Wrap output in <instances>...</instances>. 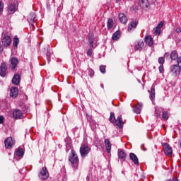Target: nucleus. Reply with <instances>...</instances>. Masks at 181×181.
Masks as SVG:
<instances>
[{
    "label": "nucleus",
    "mask_w": 181,
    "mask_h": 181,
    "mask_svg": "<svg viewBox=\"0 0 181 181\" xmlns=\"http://www.w3.org/2000/svg\"><path fill=\"white\" fill-rule=\"evenodd\" d=\"M110 121L112 124H116V125L120 128L124 127V122H122V116L119 115L117 119H115V114L110 112Z\"/></svg>",
    "instance_id": "f257e3e1"
},
{
    "label": "nucleus",
    "mask_w": 181,
    "mask_h": 181,
    "mask_svg": "<svg viewBox=\"0 0 181 181\" xmlns=\"http://www.w3.org/2000/svg\"><path fill=\"white\" fill-rule=\"evenodd\" d=\"M90 151L91 148L88 147V144L86 141H83L80 147V153L81 158H86V156H87Z\"/></svg>",
    "instance_id": "f03ea898"
},
{
    "label": "nucleus",
    "mask_w": 181,
    "mask_h": 181,
    "mask_svg": "<svg viewBox=\"0 0 181 181\" xmlns=\"http://www.w3.org/2000/svg\"><path fill=\"white\" fill-rule=\"evenodd\" d=\"M69 162L74 165L75 169H77V166H78V157L77 156V153L76 151H71V155L69 157Z\"/></svg>",
    "instance_id": "7ed1b4c3"
},
{
    "label": "nucleus",
    "mask_w": 181,
    "mask_h": 181,
    "mask_svg": "<svg viewBox=\"0 0 181 181\" xmlns=\"http://www.w3.org/2000/svg\"><path fill=\"white\" fill-rule=\"evenodd\" d=\"M180 69L179 66H177V64L171 65L170 66V74L173 77H179V75L180 74Z\"/></svg>",
    "instance_id": "20e7f679"
},
{
    "label": "nucleus",
    "mask_w": 181,
    "mask_h": 181,
    "mask_svg": "<svg viewBox=\"0 0 181 181\" xmlns=\"http://www.w3.org/2000/svg\"><path fill=\"white\" fill-rule=\"evenodd\" d=\"M28 22L30 23V26H32L33 28H35V26H37V24H36V14L35 13H30L29 16L27 18Z\"/></svg>",
    "instance_id": "39448f33"
},
{
    "label": "nucleus",
    "mask_w": 181,
    "mask_h": 181,
    "mask_svg": "<svg viewBox=\"0 0 181 181\" xmlns=\"http://www.w3.org/2000/svg\"><path fill=\"white\" fill-rule=\"evenodd\" d=\"M13 118L14 119H22L25 118V115H23L22 110L16 109L13 111Z\"/></svg>",
    "instance_id": "423d86ee"
},
{
    "label": "nucleus",
    "mask_w": 181,
    "mask_h": 181,
    "mask_svg": "<svg viewBox=\"0 0 181 181\" xmlns=\"http://www.w3.org/2000/svg\"><path fill=\"white\" fill-rule=\"evenodd\" d=\"M38 176L40 179L46 180V179L49 177V172L47 171V168H46V167H42V170L40 172Z\"/></svg>",
    "instance_id": "0eeeda50"
},
{
    "label": "nucleus",
    "mask_w": 181,
    "mask_h": 181,
    "mask_svg": "<svg viewBox=\"0 0 181 181\" xmlns=\"http://www.w3.org/2000/svg\"><path fill=\"white\" fill-rule=\"evenodd\" d=\"M163 148L164 152L167 156H172V153H173V151L172 150V147H170V146H169V144L163 143Z\"/></svg>",
    "instance_id": "6e6552de"
},
{
    "label": "nucleus",
    "mask_w": 181,
    "mask_h": 181,
    "mask_svg": "<svg viewBox=\"0 0 181 181\" xmlns=\"http://www.w3.org/2000/svg\"><path fill=\"white\" fill-rule=\"evenodd\" d=\"M4 145L6 149H11L13 145H15V140L12 137H8L4 141Z\"/></svg>",
    "instance_id": "1a4fd4ad"
},
{
    "label": "nucleus",
    "mask_w": 181,
    "mask_h": 181,
    "mask_svg": "<svg viewBox=\"0 0 181 181\" xmlns=\"http://www.w3.org/2000/svg\"><path fill=\"white\" fill-rule=\"evenodd\" d=\"M144 45L145 43L142 40L136 41L134 44V50L141 52L142 49H144Z\"/></svg>",
    "instance_id": "9d476101"
},
{
    "label": "nucleus",
    "mask_w": 181,
    "mask_h": 181,
    "mask_svg": "<svg viewBox=\"0 0 181 181\" xmlns=\"http://www.w3.org/2000/svg\"><path fill=\"white\" fill-rule=\"evenodd\" d=\"M11 42L12 39L8 35H6L2 38V45L4 46V47H8V46H10Z\"/></svg>",
    "instance_id": "9b49d317"
},
{
    "label": "nucleus",
    "mask_w": 181,
    "mask_h": 181,
    "mask_svg": "<svg viewBox=\"0 0 181 181\" xmlns=\"http://www.w3.org/2000/svg\"><path fill=\"white\" fill-rule=\"evenodd\" d=\"M142 103H139L138 105L133 106V111L135 114H141V111H142Z\"/></svg>",
    "instance_id": "f8f14e48"
},
{
    "label": "nucleus",
    "mask_w": 181,
    "mask_h": 181,
    "mask_svg": "<svg viewBox=\"0 0 181 181\" xmlns=\"http://www.w3.org/2000/svg\"><path fill=\"white\" fill-rule=\"evenodd\" d=\"M144 42H146L147 46H149L150 47L153 45V38H152V36L151 35L146 36Z\"/></svg>",
    "instance_id": "ddd939ff"
},
{
    "label": "nucleus",
    "mask_w": 181,
    "mask_h": 181,
    "mask_svg": "<svg viewBox=\"0 0 181 181\" xmlns=\"http://www.w3.org/2000/svg\"><path fill=\"white\" fill-rule=\"evenodd\" d=\"M12 83L13 84H15L16 86H19V84L21 83V76H19V74H16L13 78H12Z\"/></svg>",
    "instance_id": "4468645a"
},
{
    "label": "nucleus",
    "mask_w": 181,
    "mask_h": 181,
    "mask_svg": "<svg viewBox=\"0 0 181 181\" xmlns=\"http://www.w3.org/2000/svg\"><path fill=\"white\" fill-rule=\"evenodd\" d=\"M138 26V22L132 21L128 25V32H133L134 29Z\"/></svg>",
    "instance_id": "2eb2a0df"
},
{
    "label": "nucleus",
    "mask_w": 181,
    "mask_h": 181,
    "mask_svg": "<svg viewBox=\"0 0 181 181\" xmlns=\"http://www.w3.org/2000/svg\"><path fill=\"white\" fill-rule=\"evenodd\" d=\"M119 20L123 25H127V23L128 22V18H127V16L124 13L119 14Z\"/></svg>",
    "instance_id": "dca6fc26"
},
{
    "label": "nucleus",
    "mask_w": 181,
    "mask_h": 181,
    "mask_svg": "<svg viewBox=\"0 0 181 181\" xmlns=\"http://www.w3.org/2000/svg\"><path fill=\"white\" fill-rule=\"evenodd\" d=\"M16 11V4L10 1L8 5V13H13Z\"/></svg>",
    "instance_id": "f3484780"
},
{
    "label": "nucleus",
    "mask_w": 181,
    "mask_h": 181,
    "mask_svg": "<svg viewBox=\"0 0 181 181\" xmlns=\"http://www.w3.org/2000/svg\"><path fill=\"white\" fill-rule=\"evenodd\" d=\"M129 158L131 160L134 162V165H139V160H138V157L136 155H135V153H131L129 154Z\"/></svg>",
    "instance_id": "a211bd4d"
},
{
    "label": "nucleus",
    "mask_w": 181,
    "mask_h": 181,
    "mask_svg": "<svg viewBox=\"0 0 181 181\" xmlns=\"http://www.w3.org/2000/svg\"><path fill=\"white\" fill-rule=\"evenodd\" d=\"M6 65H5V64H1V66H0V76L1 77H5V76H6Z\"/></svg>",
    "instance_id": "6ab92c4d"
},
{
    "label": "nucleus",
    "mask_w": 181,
    "mask_h": 181,
    "mask_svg": "<svg viewBox=\"0 0 181 181\" xmlns=\"http://www.w3.org/2000/svg\"><path fill=\"white\" fill-rule=\"evenodd\" d=\"M88 42L90 48L93 49L94 47V34L89 33Z\"/></svg>",
    "instance_id": "aec40b11"
},
{
    "label": "nucleus",
    "mask_w": 181,
    "mask_h": 181,
    "mask_svg": "<svg viewBox=\"0 0 181 181\" xmlns=\"http://www.w3.org/2000/svg\"><path fill=\"white\" fill-rule=\"evenodd\" d=\"M105 145L106 146V152L107 153H111V143L108 139H105Z\"/></svg>",
    "instance_id": "412c9836"
},
{
    "label": "nucleus",
    "mask_w": 181,
    "mask_h": 181,
    "mask_svg": "<svg viewBox=\"0 0 181 181\" xmlns=\"http://www.w3.org/2000/svg\"><path fill=\"white\" fill-rule=\"evenodd\" d=\"M118 156L119 159H123V160H125V158H127V153H125V151L122 149L118 150Z\"/></svg>",
    "instance_id": "4be33fe9"
},
{
    "label": "nucleus",
    "mask_w": 181,
    "mask_h": 181,
    "mask_svg": "<svg viewBox=\"0 0 181 181\" xmlns=\"http://www.w3.org/2000/svg\"><path fill=\"white\" fill-rule=\"evenodd\" d=\"M18 59L13 57L11 59V69H16V66H18Z\"/></svg>",
    "instance_id": "5701e85b"
},
{
    "label": "nucleus",
    "mask_w": 181,
    "mask_h": 181,
    "mask_svg": "<svg viewBox=\"0 0 181 181\" xmlns=\"http://www.w3.org/2000/svg\"><path fill=\"white\" fill-rule=\"evenodd\" d=\"M45 49V50H47V59L48 60V63H50V57H51L50 46L46 45Z\"/></svg>",
    "instance_id": "b1692460"
},
{
    "label": "nucleus",
    "mask_w": 181,
    "mask_h": 181,
    "mask_svg": "<svg viewBox=\"0 0 181 181\" xmlns=\"http://www.w3.org/2000/svg\"><path fill=\"white\" fill-rule=\"evenodd\" d=\"M162 111H163V109L162 107H159L156 106L155 107V116L160 117V112H162Z\"/></svg>",
    "instance_id": "393cba45"
},
{
    "label": "nucleus",
    "mask_w": 181,
    "mask_h": 181,
    "mask_svg": "<svg viewBox=\"0 0 181 181\" xmlns=\"http://www.w3.org/2000/svg\"><path fill=\"white\" fill-rule=\"evenodd\" d=\"M139 5L142 8H148L149 3L148 2V0H141L139 1Z\"/></svg>",
    "instance_id": "a878e982"
},
{
    "label": "nucleus",
    "mask_w": 181,
    "mask_h": 181,
    "mask_svg": "<svg viewBox=\"0 0 181 181\" xmlns=\"http://www.w3.org/2000/svg\"><path fill=\"white\" fill-rule=\"evenodd\" d=\"M107 25V29H112L114 26V21H112V18L108 19Z\"/></svg>",
    "instance_id": "bb28decb"
},
{
    "label": "nucleus",
    "mask_w": 181,
    "mask_h": 181,
    "mask_svg": "<svg viewBox=\"0 0 181 181\" xmlns=\"http://www.w3.org/2000/svg\"><path fill=\"white\" fill-rule=\"evenodd\" d=\"M16 155L20 157L23 156V155H25V151H23V148L17 149V151H16Z\"/></svg>",
    "instance_id": "cd10ccee"
},
{
    "label": "nucleus",
    "mask_w": 181,
    "mask_h": 181,
    "mask_svg": "<svg viewBox=\"0 0 181 181\" xmlns=\"http://www.w3.org/2000/svg\"><path fill=\"white\" fill-rule=\"evenodd\" d=\"M112 40H118L119 39V31L114 33L112 37Z\"/></svg>",
    "instance_id": "c85d7f7f"
},
{
    "label": "nucleus",
    "mask_w": 181,
    "mask_h": 181,
    "mask_svg": "<svg viewBox=\"0 0 181 181\" xmlns=\"http://www.w3.org/2000/svg\"><path fill=\"white\" fill-rule=\"evenodd\" d=\"M171 60H176L177 59V52L176 51H173L170 55Z\"/></svg>",
    "instance_id": "c756f323"
},
{
    "label": "nucleus",
    "mask_w": 181,
    "mask_h": 181,
    "mask_svg": "<svg viewBox=\"0 0 181 181\" xmlns=\"http://www.w3.org/2000/svg\"><path fill=\"white\" fill-rule=\"evenodd\" d=\"M18 95H19V92H18V91H11L10 92V97L11 98H16V97H18Z\"/></svg>",
    "instance_id": "7c9ffc66"
},
{
    "label": "nucleus",
    "mask_w": 181,
    "mask_h": 181,
    "mask_svg": "<svg viewBox=\"0 0 181 181\" xmlns=\"http://www.w3.org/2000/svg\"><path fill=\"white\" fill-rule=\"evenodd\" d=\"M162 119H164L165 121H168V119H169V115L168 114V112H163Z\"/></svg>",
    "instance_id": "2f4dec72"
},
{
    "label": "nucleus",
    "mask_w": 181,
    "mask_h": 181,
    "mask_svg": "<svg viewBox=\"0 0 181 181\" xmlns=\"http://www.w3.org/2000/svg\"><path fill=\"white\" fill-rule=\"evenodd\" d=\"M13 46L15 47H17L18 45H19V38H18V37H15L13 38Z\"/></svg>",
    "instance_id": "473e14b6"
},
{
    "label": "nucleus",
    "mask_w": 181,
    "mask_h": 181,
    "mask_svg": "<svg viewBox=\"0 0 181 181\" xmlns=\"http://www.w3.org/2000/svg\"><path fill=\"white\" fill-rule=\"evenodd\" d=\"M150 99L151 100V101H152V103L153 104L154 100H155V91H151Z\"/></svg>",
    "instance_id": "72a5a7b5"
},
{
    "label": "nucleus",
    "mask_w": 181,
    "mask_h": 181,
    "mask_svg": "<svg viewBox=\"0 0 181 181\" xmlns=\"http://www.w3.org/2000/svg\"><path fill=\"white\" fill-rule=\"evenodd\" d=\"M158 63H159V64H160V65H163L164 63H165V58H163V57H159V58H158Z\"/></svg>",
    "instance_id": "f704fd0d"
},
{
    "label": "nucleus",
    "mask_w": 181,
    "mask_h": 181,
    "mask_svg": "<svg viewBox=\"0 0 181 181\" xmlns=\"http://www.w3.org/2000/svg\"><path fill=\"white\" fill-rule=\"evenodd\" d=\"M154 33L155 35H157L158 36H159V35H160V28H158V27H156L154 30Z\"/></svg>",
    "instance_id": "c9c22d12"
},
{
    "label": "nucleus",
    "mask_w": 181,
    "mask_h": 181,
    "mask_svg": "<svg viewBox=\"0 0 181 181\" xmlns=\"http://www.w3.org/2000/svg\"><path fill=\"white\" fill-rule=\"evenodd\" d=\"M100 71H101L103 73V74H105V66L101 65L100 66Z\"/></svg>",
    "instance_id": "e433bc0d"
},
{
    "label": "nucleus",
    "mask_w": 181,
    "mask_h": 181,
    "mask_svg": "<svg viewBox=\"0 0 181 181\" xmlns=\"http://www.w3.org/2000/svg\"><path fill=\"white\" fill-rule=\"evenodd\" d=\"M177 67L181 71V57L177 59Z\"/></svg>",
    "instance_id": "4c0bfd02"
},
{
    "label": "nucleus",
    "mask_w": 181,
    "mask_h": 181,
    "mask_svg": "<svg viewBox=\"0 0 181 181\" xmlns=\"http://www.w3.org/2000/svg\"><path fill=\"white\" fill-rule=\"evenodd\" d=\"M163 24H164V23H163V21L160 22V23L158 24L157 28H158V29H162V28H163Z\"/></svg>",
    "instance_id": "58836bf2"
},
{
    "label": "nucleus",
    "mask_w": 181,
    "mask_h": 181,
    "mask_svg": "<svg viewBox=\"0 0 181 181\" xmlns=\"http://www.w3.org/2000/svg\"><path fill=\"white\" fill-rule=\"evenodd\" d=\"M88 75L90 76V77H93L94 76V71H93V69H89Z\"/></svg>",
    "instance_id": "ea45409f"
},
{
    "label": "nucleus",
    "mask_w": 181,
    "mask_h": 181,
    "mask_svg": "<svg viewBox=\"0 0 181 181\" xmlns=\"http://www.w3.org/2000/svg\"><path fill=\"white\" fill-rule=\"evenodd\" d=\"M159 71H160V73H163V71H165V69L163 68V65H160Z\"/></svg>",
    "instance_id": "a19ab883"
},
{
    "label": "nucleus",
    "mask_w": 181,
    "mask_h": 181,
    "mask_svg": "<svg viewBox=\"0 0 181 181\" xmlns=\"http://www.w3.org/2000/svg\"><path fill=\"white\" fill-rule=\"evenodd\" d=\"M4 11V3L2 1H0V12H2Z\"/></svg>",
    "instance_id": "79ce46f5"
},
{
    "label": "nucleus",
    "mask_w": 181,
    "mask_h": 181,
    "mask_svg": "<svg viewBox=\"0 0 181 181\" xmlns=\"http://www.w3.org/2000/svg\"><path fill=\"white\" fill-rule=\"evenodd\" d=\"M91 54H93V51L91 50V49H89L87 51V56H91Z\"/></svg>",
    "instance_id": "37998d69"
},
{
    "label": "nucleus",
    "mask_w": 181,
    "mask_h": 181,
    "mask_svg": "<svg viewBox=\"0 0 181 181\" xmlns=\"http://www.w3.org/2000/svg\"><path fill=\"white\" fill-rule=\"evenodd\" d=\"M10 91H19V89H18L17 87H12V88L10 89Z\"/></svg>",
    "instance_id": "c03bdc74"
},
{
    "label": "nucleus",
    "mask_w": 181,
    "mask_h": 181,
    "mask_svg": "<svg viewBox=\"0 0 181 181\" xmlns=\"http://www.w3.org/2000/svg\"><path fill=\"white\" fill-rule=\"evenodd\" d=\"M175 32H176V33H181V28L180 27L177 28L175 29Z\"/></svg>",
    "instance_id": "a18cd8bd"
},
{
    "label": "nucleus",
    "mask_w": 181,
    "mask_h": 181,
    "mask_svg": "<svg viewBox=\"0 0 181 181\" xmlns=\"http://www.w3.org/2000/svg\"><path fill=\"white\" fill-rule=\"evenodd\" d=\"M4 116H0V124H4Z\"/></svg>",
    "instance_id": "49530a36"
},
{
    "label": "nucleus",
    "mask_w": 181,
    "mask_h": 181,
    "mask_svg": "<svg viewBox=\"0 0 181 181\" xmlns=\"http://www.w3.org/2000/svg\"><path fill=\"white\" fill-rule=\"evenodd\" d=\"M23 108H24V111H26L28 112V110H29V106L28 105H25L23 107Z\"/></svg>",
    "instance_id": "de8ad7c7"
},
{
    "label": "nucleus",
    "mask_w": 181,
    "mask_h": 181,
    "mask_svg": "<svg viewBox=\"0 0 181 181\" xmlns=\"http://www.w3.org/2000/svg\"><path fill=\"white\" fill-rule=\"evenodd\" d=\"M141 149L143 150V151H146L147 149H146V148H145V145L144 144H142L141 146Z\"/></svg>",
    "instance_id": "09e8293b"
},
{
    "label": "nucleus",
    "mask_w": 181,
    "mask_h": 181,
    "mask_svg": "<svg viewBox=\"0 0 181 181\" xmlns=\"http://www.w3.org/2000/svg\"><path fill=\"white\" fill-rule=\"evenodd\" d=\"M4 50V47H2V45L0 44V53L1 52H3Z\"/></svg>",
    "instance_id": "8fccbe9b"
},
{
    "label": "nucleus",
    "mask_w": 181,
    "mask_h": 181,
    "mask_svg": "<svg viewBox=\"0 0 181 181\" xmlns=\"http://www.w3.org/2000/svg\"><path fill=\"white\" fill-rule=\"evenodd\" d=\"M165 57H169V53H168V52L165 53Z\"/></svg>",
    "instance_id": "3c124183"
},
{
    "label": "nucleus",
    "mask_w": 181,
    "mask_h": 181,
    "mask_svg": "<svg viewBox=\"0 0 181 181\" xmlns=\"http://www.w3.org/2000/svg\"><path fill=\"white\" fill-rule=\"evenodd\" d=\"M173 181H179V179H177V178H176V177H174V178L173 179Z\"/></svg>",
    "instance_id": "603ef678"
},
{
    "label": "nucleus",
    "mask_w": 181,
    "mask_h": 181,
    "mask_svg": "<svg viewBox=\"0 0 181 181\" xmlns=\"http://www.w3.org/2000/svg\"><path fill=\"white\" fill-rule=\"evenodd\" d=\"M151 91H155V87L154 86L151 87Z\"/></svg>",
    "instance_id": "864d4df0"
},
{
    "label": "nucleus",
    "mask_w": 181,
    "mask_h": 181,
    "mask_svg": "<svg viewBox=\"0 0 181 181\" xmlns=\"http://www.w3.org/2000/svg\"><path fill=\"white\" fill-rule=\"evenodd\" d=\"M100 87H102V88H104V85H103V84H101V85H100Z\"/></svg>",
    "instance_id": "5fc2aeb1"
},
{
    "label": "nucleus",
    "mask_w": 181,
    "mask_h": 181,
    "mask_svg": "<svg viewBox=\"0 0 181 181\" xmlns=\"http://www.w3.org/2000/svg\"><path fill=\"white\" fill-rule=\"evenodd\" d=\"M52 90H53V88H51Z\"/></svg>",
    "instance_id": "6e6d98bb"
}]
</instances>
